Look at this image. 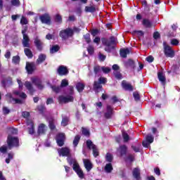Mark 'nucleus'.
Here are the masks:
<instances>
[{"label": "nucleus", "instance_id": "1", "mask_svg": "<svg viewBox=\"0 0 180 180\" xmlns=\"http://www.w3.org/2000/svg\"><path fill=\"white\" fill-rule=\"evenodd\" d=\"M67 160L70 165H73V169L78 175L79 178H80V179H84V178L85 177V174H84V171H82V169H81V167H79V164H78L77 160L70 158H68Z\"/></svg>", "mask_w": 180, "mask_h": 180}, {"label": "nucleus", "instance_id": "2", "mask_svg": "<svg viewBox=\"0 0 180 180\" xmlns=\"http://www.w3.org/2000/svg\"><path fill=\"white\" fill-rule=\"evenodd\" d=\"M7 146L8 150H12L14 147H19V139L12 135H8L7 138Z\"/></svg>", "mask_w": 180, "mask_h": 180}, {"label": "nucleus", "instance_id": "3", "mask_svg": "<svg viewBox=\"0 0 180 180\" xmlns=\"http://www.w3.org/2000/svg\"><path fill=\"white\" fill-rule=\"evenodd\" d=\"M163 48L165 57L169 58H174L175 57V51L172 49V47L167 44V42H163Z\"/></svg>", "mask_w": 180, "mask_h": 180}, {"label": "nucleus", "instance_id": "4", "mask_svg": "<svg viewBox=\"0 0 180 180\" xmlns=\"http://www.w3.org/2000/svg\"><path fill=\"white\" fill-rule=\"evenodd\" d=\"M102 43L103 46H105V51L110 53V51H112V49H113V46H112V45L113 44V43H115V37H111L110 41L106 39H103Z\"/></svg>", "mask_w": 180, "mask_h": 180}, {"label": "nucleus", "instance_id": "5", "mask_svg": "<svg viewBox=\"0 0 180 180\" xmlns=\"http://www.w3.org/2000/svg\"><path fill=\"white\" fill-rule=\"evenodd\" d=\"M74 34V31L70 28H67L60 32V37H62L64 40L71 37Z\"/></svg>", "mask_w": 180, "mask_h": 180}, {"label": "nucleus", "instance_id": "6", "mask_svg": "<svg viewBox=\"0 0 180 180\" xmlns=\"http://www.w3.org/2000/svg\"><path fill=\"white\" fill-rule=\"evenodd\" d=\"M86 144L87 148H89V150H93V154H94V157H98L99 155V152L98 151V148H96V146H95V144H94L92 141L87 140L86 141Z\"/></svg>", "mask_w": 180, "mask_h": 180}, {"label": "nucleus", "instance_id": "7", "mask_svg": "<svg viewBox=\"0 0 180 180\" xmlns=\"http://www.w3.org/2000/svg\"><path fill=\"white\" fill-rule=\"evenodd\" d=\"M58 153L60 156L62 157H71V150L69 149L68 147L61 148L58 150Z\"/></svg>", "mask_w": 180, "mask_h": 180}, {"label": "nucleus", "instance_id": "8", "mask_svg": "<svg viewBox=\"0 0 180 180\" xmlns=\"http://www.w3.org/2000/svg\"><path fill=\"white\" fill-rule=\"evenodd\" d=\"M31 81L38 89H43L44 85L41 83V80L37 77H31Z\"/></svg>", "mask_w": 180, "mask_h": 180}, {"label": "nucleus", "instance_id": "9", "mask_svg": "<svg viewBox=\"0 0 180 180\" xmlns=\"http://www.w3.org/2000/svg\"><path fill=\"white\" fill-rule=\"evenodd\" d=\"M59 103H68V102H74V97L72 96H60L58 97Z\"/></svg>", "mask_w": 180, "mask_h": 180}, {"label": "nucleus", "instance_id": "10", "mask_svg": "<svg viewBox=\"0 0 180 180\" xmlns=\"http://www.w3.org/2000/svg\"><path fill=\"white\" fill-rule=\"evenodd\" d=\"M64 141H65V134L64 133H61L58 134L56 137V143L59 147H63L64 146Z\"/></svg>", "mask_w": 180, "mask_h": 180}, {"label": "nucleus", "instance_id": "11", "mask_svg": "<svg viewBox=\"0 0 180 180\" xmlns=\"http://www.w3.org/2000/svg\"><path fill=\"white\" fill-rule=\"evenodd\" d=\"M6 98L8 102H10L11 103H22V101L18 98H15V97H13V95L11 94H8L6 96Z\"/></svg>", "mask_w": 180, "mask_h": 180}, {"label": "nucleus", "instance_id": "12", "mask_svg": "<svg viewBox=\"0 0 180 180\" xmlns=\"http://www.w3.org/2000/svg\"><path fill=\"white\" fill-rule=\"evenodd\" d=\"M83 162L84 165V168L86 169L87 172H89L92 168H94V165L92 162L89 159H83Z\"/></svg>", "mask_w": 180, "mask_h": 180}, {"label": "nucleus", "instance_id": "13", "mask_svg": "<svg viewBox=\"0 0 180 180\" xmlns=\"http://www.w3.org/2000/svg\"><path fill=\"white\" fill-rule=\"evenodd\" d=\"M117 154H119L120 157H123V155H126L127 153V146L126 145H122L117 150Z\"/></svg>", "mask_w": 180, "mask_h": 180}, {"label": "nucleus", "instance_id": "14", "mask_svg": "<svg viewBox=\"0 0 180 180\" xmlns=\"http://www.w3.org/2000/svg\"><path fill=\"white\" fill-rule=\"evenodd\" d=\"M39 19L41 22L43 23H46V25H50V22H51V18H50V15L47 13L44 14L39 17Z\"/></svg>", "mask_w": 180, "mask_h": 180}, {"label": "nucleus", "instance_id": "15", "mask_svg": "<svg viewBox=\"0 0 180 180\" xmlns=\"http://www.w3.org/2000/svg\"><path fill=\"white\" fill-rule=\"evenodd\" d=\"M46 131H47V126H46L44 124H40L38 126V134H46Z\"/></svg>", "mask_w": 180, "mask_h": 180}, {"label": "nucleus", "instance_id": "16", "mask_svg": "<svg viewBox=\"0 0 180 180\" xmlns=\"http://www.w3.org/2000/svg\"><path fill=\"white\" fill-rule=\"evenodd\" d=\"M22 46L23 47L30 48V38H29V35H25L22 37Z\"/></svg>", "mask_w": 180, "mask_h": 180}, {"label": "nucleus", "instance_id": "17", "mask_svg": "<svg viewBox=\"0 0 180 180\" xmlns=\"http://www.w3.org/2000/svg\"><path fill=\"white\" fill-rule=\"evenodd\" d=\"M122 88L124 89H125V91H133V89H134V88L131 86V84L130 83H127L126 81L123 80L122 82Z\"/></svg>", "mask_w": 180, "mask_h": 180}, {"label": "nucleus", "instance_id": "18", "mask_svg": "<svg viewBox=\"0 0 180 180\" xmlns=\"http://www.w3.org/2000/svg\"><path fill=\"white\" fill-rule=\"evenodd\" d=\"M58 74L59 75H67L68 74V69H67V67L61 65L58 68Z\"/></svg>", "mask_w": 180, "mask_h": 180}, {"label": "nucleus", "instance_id": "19", "mask_svg": "<svg viewBox=\"0 0 180 180\" xmlns=\"http://www.w3.org/2000/svg\"><path fill=\"white\" fill-rule=\"evenodd\" d=\"M113 115V108L110 105H107V111L105 112V117L106 119H110Z\"/></svg>", "mask_w": 180, "mask_h": 180}, {"label": "nucleus", "instance_id": "20", "mask_svg": "<svg viewBox=\"0 0 180 180\" xmlns=\"http://www.w3.org/2000/svg\"><path fill=\"white\" fill-rule=\"evenodd\" d=\"M34 43L38 50H39L40 51L43 50V42H41V41L39 39V37H36L34 39Z\"/></svg>", "mask_w": 180, "mask_h": 180}, {"label": "nucleus", "instance_id": "21", "mask_svg": "<svg viewBox=\"0 0 180 180\" xmlns=\"http://www.w3.org/2000/svg\"><path fill=\"white\" fill-rule=\"evenodd\" d=\"M28 74H32L34 71V65L33 63H27L25 67Z\"/></svg>", "mask_w": 180, "mask_h": 180}, {"label": "nucleus", "instance_id": "22", "mask_svg": "<svg viewBox=\"0 0 180 180\" xmlns=\"http://www.w3.org/2000/svg\"><path fill=\"white\" fill-rule=\"evenodd\" d=\"M27 126H29V133L30 134H33L34 133V124L32 121L28 120L27 122Z\"/></svg>", "mask_w": 180, "mask_h": 180}, {"label": "nucleus", "instance_id": "23", "mask_svg": "<svg viewBox=\"0 0 180 180\" xmlns=\"http://www.w3.org/2000/svg\"><path fill=\"white\" fill-rule=\"evenodd\" d=\"M158 77L159 81H160V82H162L163 85H165L167 79H165V75H164V73H162V72H159L158 73Z\"/></svg>", "mask_w": 180, "mask_h": 180}, {"label": "nucleus", "instance_id": "24", "mask_svg": "<svg viewBox=\"0 0 180 180\" xmlns=\"http://www.w3.org/2000/svg\"><path fill=\"white\" fill-rule=\"evenodd\" d=\"M24 85H25V88H27V89H28V91H29V92H30V94H33V92H34V89H33V85L32 84V83L30 82H25Z\"/></svg>", "mask_w": 180, "mask_h": 180}, {"label": "nucleus", "instance_id": "25", "mask_svg": "<svg viewBox=\"0 0 180 180\" xmlns=\"http://www.w3.org/2000/svg\"><path fill=\"white\" fill-rule=\"evenodd\" d=\"M132 174L134 178L136 179L137 180L140 179V169L139 168H134Z\"/></svg>", "mask_w": 180, "mask_h": 180}, {"label": "nucleus", "instance_id": "26", "mask_svg": "<svg viewBox=\"0 0 180 180\" xmlns=\"http://www.w3.org/2000/svg\"><path fill=\"white\" fill-rule=\"evenodd\" d=\"M142 24L143 25V26H145V27H148L149 29L153 27V22H151V21H150V20L148 19H143L142 21Z\"/></svg>", "mask_w": 180, "mask_h": 180}, {"label": "nucleus", "instance_id": "27", "mask_svg": "<svg viewBox=\"0 0 180 180\" xmlns=\"http://www.w3.org/2000/svg\"><path fill=\"white\" fill-rule=\"evenodd\" d=\"M46 55L44 53H41L37 60V63L41 64V63H43L44 61H46Z\"/></svg>", "mask_w": 180, "mask_h": 180}, {"label": "nucleus", "instance_id": "28", "mask_svg": "<svg viewBox=\"0 0 180 180\" xmlns=\"http://www.w3.org/2000/svg\"><path fill=\"white\" fill-rule=\"evenodd\" d=\"M129 53H130V51L129 50V49H121L120 54L121 57H122V58H126V57H127V54H129Z\"/></svg>", "mask_w": 180, "mask_h": 180}, {"label": "nucleus", "instance_id": "29", "mask_svg": "<svg viewBox=\"0 0 180 180\" xmlns=\"http://www.w3.org/2000/svg\"><path fill=\"white\" fill-rule=\"evenodd\" d=\"M99 89H102V85H101V83L98 82H94V90L95 92H96V94H98V92H99Z\"/></svg>", "mask_w": 180, "mask_h": 180}, {"label": "nucleus", "instance_id": "30", "mask_svg": "<svg viewBox=\"0 0 180 180\" xmlns=\"http://www.w3.org/2000/svg\"><path fill=\"white\" fill-rule=\"evenodd\" d=\"M76 88H77L78 92H82V91H84V89L85 88V84L82 82H78L76 84Z\"/></svg>", "mask_w": 180, "mask_h": 180}, {"label": "nucleus", "instance_id": "31", "mask_svg": "<svg viewBox=\"0 0 180 180\" xmlns=\"http://www.w3.org/2000/svg\"><path fill=\"white\" fill-rule=\"evenodd\" d=\"M24 52H25V56H27V57H28V58H32L33 57V53L32 52V50H30V49L25 48L24 49Z\"/></svg>", "mask_w": 180, "mask_h": 180}, {"label": "nucleus", "instance_id": "32", "mask_svg": "<svg viewBox=\"0 0 180 180\" xmlns=\"http://www.w3.org/2000/svg\"><path fill=\"white\" fill-rule=\"evenodd\" d=\"M13 95L20 96V98H22V99H26V98H27L26 94L20 93L19 91H14Z\"/></svg>", "mask_w": 180, "mask_h": 180}, {"label": "nucleus", "instance_id": "33", "mask_svg": "<svg viewBox=\"0 0 180 180\" xmlns=\"http://www.w3.org/2000/svg\"><path fill=\"white\" fill-rule=\"evenodd\" d=\"M113 169V167H112V164L108 163L105 167V171L108 173L112 172V170Z\"/></svg>", "mask_w": 180, "mask_h": 180}, {"label": "nucleus", "instance_id": "34", "mask_svg": "<svg viewBox=\"0 0 180 180\" xmlns=\"http://www.w3.org/2000/svg\"><path fill=\"white\" fill-rule=\"evenodd\" d=\"M105 160L108 162H112V161H113V155H112V153H108L105 155Z\"/></svg>", "mask_w": 180, "mask_h": 180}, {"label": "nucleus", "instance_id": "35", "mask_svg": "<svg viewBox=\"0 0 180 180\" xmlns=\"http://www.w3.org/2000/svg\"><path fill=\"white\" fill-rule=\"evenodd\" d=\"M29 23V20L25 16L22 15L20 19V25H27Z\"/></svg>", "mask_w": 180, "mask_h": 180}, {"label": "nucleus", "instance_id": "36", "mask_svg": "<svg viewBox=\"0 0 180 180\" xmlns=\"http://www.w3.org/2000/svg\"><path fill=\"white\" fill-rule=\"evenodd\" d=\"M49 127L51 130H54L56 129V125H54V119L51 118L49 120Z\"/></svg>", "mask_w": 180, "mask_h": 180}, {"label": "nucleus", "instance_id": "37", "mask_svg": "<svg viewBox=\"0 0 180 180\" xmlns=\"http://www.w3.org/2000/svg\"><path fill=\"white\" fill-rule=\"evenodd\" d=\"M81 139V136L79 135H77L75 137V139L73 141V145L75 147H77L78 146V143H79V140Z\"/></svg>", "mask_w": 180, "mask_h": 180}, {"label": "nucleus", "instance_id": "38", "mask_svg": "<svg viewBox=\"0 0 180 180\" xmlns=\"http://www.w3.org/2000/svg\"><path fill=\"white\" fill-rule=\"evenodd\" d=\"M55 22H57V23H61L63 22V17L60 14H56L55 15Z\"/></svg>", "mask_w": 180, "mask_h": 180}, {"label": "nucleus", "instance_id": "39", "mask_svg": "<svg viewBox=\"0 0 180 180\" xmlns=\"http://www.w3.org/2000/svg\"><path fill=\"white\" fill-rule=\"evenodd\" d=\"M12 61L14 64H19V63H20V57H19V56H13Z\"/></svg>", "mask_w": 180, "mask_h": 180}, {"label": "nucleus", "instance_id": "40", "mask_svg": "<svg viewBox=\"0 0 180 180\" xmlns=\"http://www.w3.org/2000/svg\"><path fill=\"white\" fill-rule=\"evenodd\" d=\"M65 86H68V80L66 79H64L61 81L60 88H65Z\"/></svg>", "mask_w": 180, "mask_h": 180}, {"label": "nucleus", "instance_id": "41", "mask_svg": "<svg viewBox=\"0 0 180 180\" xmlns=\"http://www.w3.org/2000/svg\"><path fill=\"white\" fill-rule=\"evenodd\" d=\"M146 141H148V143H149V144H151V143H153V141H154V137L151 134L147 135Z\"/></svg>", "mask_w": 180, "mask_h": 180}, {"label": "nucleus", "instance_id": "42", "mask_svg": "<svg viewBox=\"0 0 180 180\" xmlns=\"http://www.w3.org/2000/svg\"><path fill=\"white\" fill-rule=\"evenodd\" d=\"M122 137L124 139V143H127L129 140H130V137L129 136V134L126 132H122Z\"/></svg>", "mask_w": 180, "mask_h": 180}, {"label": "nucleus", "instance_id": "43", "mask_svg": "<svg viewBox=\"0 0 180 180\" xmlns=\"http://www.w3.org/2000/svg\"><path fill=\"white\" fill-rule=\"evenodd\" d=\"M11 4L12 6H20V1L19 0H11Z\"/></svg>", "mask_w": 180, "mask_h": 180}, {"label": "nucleus", "instance_id": "44", "mask_svg": "<svg viewBox=\"0 0 180 180\" xmlns=\"http://www.w3.org/2000/svg\"><path fill=\"white\" fill-rule=\"evenodd\" d=\"M87 51H88L89 54H90V56H92V54H94V53H95V49H94V46H89L87 47Z\"/></svg>", "mask_w": 180, "mask_h": 180}, {"label": "nucleus", "instance_id": "45", "mask_svg": "<svg viewBox=\"0 0 180 180\" xmlns=\"http://www.w3.org/2000/svg\"><path fill=\"white\" fill-rule=\"evenodd\" d=\"M82 134H84V136H86L89 137V129L82 127Z\"/></svg>", "mask_w": 180, "mask_h": 180}, {"label": "nucleus", "instance_id": "46", "mask_svg": "<svg viewBox=\"0 0 180 180\" xmlns=\"http://www.w3.org/2000/svg\"><path fill=\"white\" fill-rule=\"evenodd\" d=\"M102 70V68H101V66L99 65H96L94 67V71L95 72V74H99V72H101Z\"/></svg>", "mask_w": 180, "mask_h": 180}, {"label": "nucleus", "instance_id": "47", "mask_svg": "<svg viewBox=\"0 0 180 180\" xmlns=\"http://www.w3.org/2000/svg\"><path fill=\"white\" fill-rule=\"evenodd\" d=\"M114 75L115 78H117V79H122V74L120 73V72L118 71H114Z\"/></svg>", "mask_w": 180, "mask_h": 180}, {"label": "nucleus", "instance_id": "48", "mask_svg": "<svg viewBox=\"0 0 180 180\" xmlns=\"http://www.w3.org/2000/svg\"><path fill=\"white\" fill-rule=\"evenodd\" d=\"M12 134H18V130L15 128H11L9 129V134L8 136H12Z\"/></svg>", "mask_w": 180, "mask_h": 180}, {"label": "nucleus", "instance_id": "49", "mask_svg": "<svg viewBox=\"0 0 180 180\" xmlns=\"http://www.w3.org/2000/svg\"><path fill=\"white\" fill-rule=\"evenodd\" d=\"M60 50V47L57 45L52 46L51 49V53H57V51Z\"/></svg>", "mask_w": 180, "mask_h": 180}, {"label": "nucleus", "instance_id": "50", "mask_svg": "<svg viewBox=\"0 0 180 180\" xmlns=\"http://www.w3.org/2000/svg\"><path fill=\"white\" fill-rule=\"evenodd\" d=\"M8 150H9V148L8 146H3L0 148V153H6V151H8Z\"/></svg>", "mask_w": 180, "mask_h": 180}, {"label": "nucleus", "instance_id": "51", "mask_svg": "<svg viewBox=\"0 0 180 180\" xmlns=\"http://www.w3.org/2000/svg\"><path fill=\"white\" fill-rule=\"evenodd\" d=\"M68 120H69L68 117L63 118L62 122H61L62 126H63V127L67 126V124H68Z\"/></svg>", "mask_w": 180, "mask_h": 180}, {"label": "nucleus", "instance_id": "52", "mask_svg": "<svg viewBox=\"0 0 180 180\" xmlns=\"http://www.w3.org/2000/svg\"><path fill=\"white\" fill-rule=\"evenodd\" d=\"M101 70L104 74H108V72H110V68H107V67H102Z\"/></svg>", "mask_w": 180, "mask_h": 180}, {"label": "nucleus", "instance_id": "53", "mask_svg": "<svg viewBox=\"0 0 180 180\" xmlns=\"http://www.w3.org/2000/svg\"><path fill=\"white\" fill-rule=\"evenodd\" d=\"M84 39L86 40V43H91V35L89 34H86L84 36Z\"/></svg>", "mask_w": 180, "mask_h": 180}, {"label": "nucleus", "instance_id": "54", "mask_svg": "<svg viewBox=\"0 0 180 180\" xmlns=\"http://www.w3.org/2000/svg\"><path fill=\"white\" fill-rule=\"evenodd\" d=\"M171 44L172 46H178V44H179V41L176 39H173L171 40Z\"/></svg>", "mask_w": 180, "mask_h": 180}, {"label": "nucleus", "instance_id": "55", "mask_svg": "<svg viewBox=\"0 0 180 180\" xmlns=\"http://www.w3.org/2000/svg\"><path fill=\"white\" fill-rule=\"evenodd\" d=\"M37 109L39 112V113H43V112L46 110V108H44V106L43 105H39Z\"/></svg>", "mask_w": 180, "mask_h": 180}, {"label": "nucleus", "instance_id": "56", "mask_svg": "<svg viewBox=\"0 0 180 180\" xmlns=\"http://www.w3.org/2000/svg\"><path fill=\"white\" fill-rule=\"evenodd\" d=\"M98 58L100 61H105V60L106 59V56L102 54L101 53H99Z\"/></svg>", "mask_w": 180, "mask_h": 180}, {"label": "nucleus", "instance_id": "57", "mask_svg": "<svg viewBox=\"0 0 180 180\" xmlns=\"http://www.w3.org/2000/svg\"><path fill=\"white\" fill-rule=\"evenodd\" d=\"M107 79L106 77H101L99 79H98V82L100 84H105V82H107Z\"/></svg>", "mask_w": 180, "mask_h": 180}, {"label": "nucleus", "instance_id": "58", "mask_svg": "<svg viewBox=\"0 0 180 180\" xmlns=\"http://www.w3.org/2000/svg\"><path fill=\"white\" fill-rule=\"evenodd\" d=\"M85 11H86V12H94L95 11V8L86 6L85 7Z\"/></svg>", "mask_w": 180, "mask_h": 180}, {"label": "nucleus", "instance_id": "59", "mask_svg": "<svg viewBox=\"0 0 180 180\" xmlns=\"http://www.w3.org/2000/svg\"><path fill=\"white\" fill-rule=\"evenodd\" d=\"M51 89L54 92H56V94H58V92H60V88L56 86H52Z\"/></svg>", "mask_w": 180, "mask_h": 180}, {"label": "nucleus", "instance_id": "60", "mask_svg": "<svg viewBox=\"0 0 180 180\" xmlns=\"http://www.w3.org/2000/svg\"><path fill=\"white\" fill-rule=\"evenodd\" d=\"M146 61H148V63H153L154 61V57L152 56H148L146 58Z\"/></svg>", "mask_w": 180, "mask_h": 180}, {"label": "nucleus", "instance_id": "61", "mask_svg": "<svg viewBox=\"0 0 180 180\" xmlns=\"http://www.w3.org/2000/svg\"><path fill=\"white\" fill-rule=\"evenodd\" d=\"M133 95L135 101H139L140 99V94H139V93L134 92Z\"/></svg>", "mask_w": 180, "mask_h": 180}, {"label": "nucleus", "instance_id": "62", "mask_svg": "<svg viewBox=\"0 0 180 180\" xmlns=\"http://www.w3.org/2000/svg\"><path fill=\"white\" fill-rule=\"evenodd\" d=\"M112 70H114V71H119L120 70V67H119V65H112Z\"/></svg>", "mask_w": 180, "mask_h": 180}, {"label": "nucleus", "instance_id": "63", "mask_svg": "<svg viewBox=\"0 0 180 180\" xmlns=\"http://www.w3.org/2000/svg\"><path fill=\"white\" fill-rule=\"evenodd\" d=\"M68 91H70V95H72V94H74V86H68Z\"/></svg>", "mask_w": 180, "mask_h": 180}, {"label": "nucleus", "instance_id": "64", "mask_svg": "<svg viewBox=\"0 0 180 180\" xmlns=\"http://www.w3.org/2000/svg\"><path fill=\"white\" fill-rule=\"evenodd\" d=\"M4 57L6 58H11V51H6L5 55H4Z\"/></svg>", "mask_w": 180, "mask_h": 180}]
</instances>
